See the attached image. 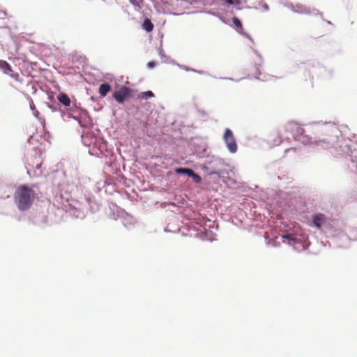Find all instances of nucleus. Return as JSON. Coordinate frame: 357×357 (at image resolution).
<instances>
[{"mask_svg": "<svg viewBox=\"0 0 357 357\" xmlns=\"http://www.w3.org/2000/svg\"><path fill=\"white\" fill-rule=\"evenodd\" d=\"M132 91L130 89L123 86L113 93L114 98L119 103H122L125 100L130 98Z\"/></svg>", "mask_w": 357, "mask_h": 357, "instance_id": "obj_4", "label": "nucleus"}, {"mask_svg": "<svg viewBox=\"0 0 357 357\" xmlns=\"http://www.w3.org/2000/svg\"><path fill=\"white\" fill-rule=\"evenodd\" d=\"M232 22H233V24L235 26V27L238 29V32L241 33V30L243 29V26H242V24H241V21L239 20V19L237 18L236 17H234L232 18Z\"/></svg>", "mask_w": 357, "mask_h": 357, "instance_id": "obj_12", "label": "nucleus"}, {"mask_svg": "<svg viewBox=\"0 0 357 357\" xmlns=\"http://www.w3.org/2000/svg\"><path fill=\"white\" fill-rule=\"evenodd\" d=\"M0 68L3 70L5 74H9V73L13 72L11 66L3 60H0Z\"/></svg>", "mask_w": 357, "mask_h": 357, "instance_id": "obj_8", "label": "nucleus"}, {"mask_svg": "<svg viewBox=\"0 0 357 357\" xmlns=\"http://www.w3.org/2000/svg\"><path fill=\"white\" fill-rule=\"evenodd\" d=\"M241 0H233V5H241Z\"/></svg>", "mask_w": 357, "mask_h": 357, "instance_id": "obj_20", "label": "nucleus"}, {"mask_svg": "<svg viewBox=\"0 0 357 357\" xmlns=\"http://www.w3.org/2000/svg\"><path fill=\"white\" fill-rule=\"evenodd\" d=\"M222 4L233 5V0H220Z\"/></svg>", "mask_w": 357, "mask_h": 357, "instance_id": "obj_16", "label": "nucleus"}, {"mask_svg": "<svg viewBox=\"0 0 357 357\" xmlns=\"http://www.w3.org/2000/svg\"><path fill=\"white\" fill-rule=\"evenodd\" d=\"M281 142V139L279 137L278 139L275 140L274 144H279Z\"/></svg>", "mask_w": 357, "mask_h": 357, "instance_id": "obj_22", "label": "nucleus"}, {"mask_svg": "<svg viewBox=\"0 0 357 357\" xmlns=\"http://www.w3.org/2000/svg\"><path fill=\"white\" fill-rule=\"evenodd\" d=\"M12 78H13L15 80H16L17 82H22V79L20 78V75L17 73H10L8 74Z\"/></svg>", "mask_w": 357, "mask_h": 357, "instance_id": "obj_15", "label": "nucleus"}, {"mask_svg": "<svg viewBox=\"0 0 357 357\" xmlns=\"http://www.w3.org/2000/svg\"><path fill=\"white\" fill-rule=\"evenodd\" d=\"M223 139L229 151L232 153H236L237 151V144L234 134L230 129H225Z\"/></svg>", "mask_w": 357, "mask_h": 357, "instance_id": "obj_2", "label": "nucleus"}, {"mask_svg": "<svg viewBox=\"0 0 357 357\" xmlns=\"http://www.w3.org/2000/svg\"><path fill=\"white\" fill-rule=\"evenodd\" d=\"M311 144H314L316 146H320L324 149L328 148L332 145V143L331 142L326 139L314 141V142H311Z\"/></svg>", "mask_w": 357, "mask_h": 357, "instance_id": "obj_9", "label": "nucleus"}, {"mask_svg": "<svg viewBox=\"0 0 357 357\" xmlns=\"http://www.w3.org/2000/svg\"><path fill=\"white\" fill-rule=\"evenodd\" d=\"M36 197L35 190L26 185H20L14 195L15 202L17 208L22 211L28 210L31 206Z\"/></svg>", "mask_w": 357, "mask_h": 357, "instance_id": "obj_1", "label": "nucleus"}, {"mask_svg": "<svg viewBox=\"0 0 357 357\" xmlns=\"http://www.w3.org/2000/svg\"><path fill=\"white\" fill-rule=\"evenodd\" d=\"M262 8H264V10H268V6L266 4V3H264L263 6H262Z\"/></svg>", "mask_w": 357, "mask_h": 357, "instance_id": "obj_21", "label": "nucleus"}, {"mask_svg": "<svg viewBox=\"0 0 357 357\" xmlns=\"http://www.w3.org/2000/svg\"><path fill=\"white\" fill-rule=\"evenodd\" d=\"M282 238L288 239L289 243H291L290 241H295V238H294L292 236L289 235V234H287L286 236H283Z\"/></svg>", "mask_w": 357, "mask_h": 357, "instance_id": "obj_17", "label": "nucleus"}, {"mask_svg": "<svg viewBox=\"0 0 357 357\" xmlns=\"http://www.w3.org/2000/svg\"><path fill=\"white\" fill-rule=\"evenodd\" d=\"M42 165V162L40 161L38 164L36 165V168L40 169Z\"/></svg>", "mask_w": 357, "mask_h": 357, "instance_id": "obj_23", "label": "nucleus"}, {"mask_svg": "<svg viewBox=\"0 0 357 357\" xmlns=\"http://www.w3.org/2000/svg\"><path fill=\"white\" fill-rule=\"evenodd\" d=\"M284 130L291 134L293 138L296 139L302 135L304 130L296 122H289L284 126Z\"/></svg>", "mask_w": 357, "mask_h": 357, "instance_id": "obj_3", "label": "nucleus"}, {"mask_svg": "<svg viewBox=\"0 0 357 357\" xmlns=\"http://www.w3.org/2000/svg\"><path fill=\"white\" fill-rule=\"evenodd\" d=\"M130 2L134 4V5H137V6H140V4L142 3L143 0H130Z\"/></svg>", "mask_w": 357, "mask_h": 357, "instance_id": "obj_18", "label": "nucleus"}, {"mask_svg": "<svg viewBox=\"0 0 357 357\" xmlns=\"http://www.w3.org/2000/svg\"><path fill=\"white\" fill-rule=\"evenodd\" d=\"M147 66H148V67H149V68H152L155 67V62H153V61H149V62L147 63Z\"/></svg>", "mask_w": 357, "mask_h": 357, "instance_id": "obj_19", "label": "nucleus"}, {"mask_svg": "<svg viewBox=\"0 0 357 357\" xmlns=\"http://www.w3.org/2000/svg\"><path fill=\"white\" fill-rule=\"evenodd\" d=\"M142 28L147 32H151L153 29V24L150 20L146 19L143 22Z\"/></svg>", "mask_w": 357, "mask_h": 357, "instance_id": "obj_10", "label": "nucleus"}, {"mask_svg": "<svg viewBox=\"0 0 357 357\" xmlns=\"http://www.w3.org/2000/svg\"><path fill=\"white\" fill-rule=\"evenodd\" d=\"M175 172L177 174H186V175L190 176L191 174H192V172L194 171L192 169H188V168H176Z\"/></svg>", "mask_w": 357, "mask_h": 357, "instance_id": "obj_11", "label": "nucleus"}, {"mask_svg": "<svg viewBox=\"0 0 357 357\" xmlns=\"http://www.w3.org/2000/svg\"><path fill=\"white\" fill-rule=\"evenodd\" d=\"M154 96V94L152 91H146V92H144L142 93L141 95V97L142 98H152Z\"/></svg>", "mask_w": 357, "mask_h": 357, "instance_id": "obj_14", "label": "nucleus"}, {"mask_svg": "<svg viewBox=\"0 0 357 357\" xmlns=\"http://www.w3.org/2000/svg\"><path fill=\"white\" fill-rule=\"evenodd\" d=\"M57 99L60 103L66 107H68L70 105V99L68 96L64 93H61L58 95Z\"/></svg>", "mask_w": 357, "mask_h": 357, "instance_id": "obj_6", "label": "nucleus"}, {"mask_svg": "<svg viewBox=\"0 0 357 357\" xmlns=\"http://www.w3.org/2000/svg\"><path fill=\"white\" fill-rule=\"evenodd\" d=\"M190 176L193 178V181L196 183H199L202 181L201 176L199 175L195 174L194 172H192V174H191Z\"/></svg>", "mask_w": 357, "mask_h": 357, "instance_id": "obj_13", "label": "nucleus"}, {"mask_svg": "<svg viewBox=\"0 0 357 357\" xmlns=\"http://www.w3.org/2000/svg\"><path fill=\"white\" fill-rule=\"evenodd\" d=\"M111 90L112 88L109 84H102L99 87V93L102 97H105Z\"/></svg>", "mask_w": 357, "mask_h": 357, "instance_id": "obj_7", "label": "nucleus"}, {"mask_svg": "<svg viewBox=\"0 0 357 357\" xmlns=\"http://www.w3.org/2000/svg\"><path fill=\"white\" fill-rule=\"evenodd\" d=\"M275 136H276V135H272V137H274Z\"/></svg>", "mask_w": 357, "mask_h": 357, "instance_id": "obj_24", "label": "nucleus"}, {"mask_svg": "<svg viewBox=\"0 0 357 357\" xmlns=\"http://www.w3.org/2000/svg\"><path fill=\"white\" fill-rule=\"evenodd\" d=\"M326 217L324 214L315 215L313 218V223L317 228H321V225L325 222Z\"/></svg>", "mask_w": 357, "mask_h": 357, "instance_id": "obj_5", "label": "nucleus"}]
</instances>
